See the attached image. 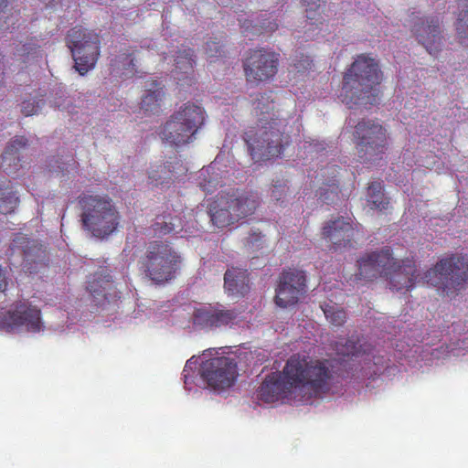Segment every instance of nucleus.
<instances>
[{"mask_svg": "<svg viewBox=\"0 0 468 468\" xmlns=\"http://www.w3.org/2000/svg\"><path fill=\"white\" fill-rule=\"evenodd\" d=\"M333 374L328 360L312 359L296 353L290 356L282 371L266 375L256 391V399L273 403L291 397L297 389L319 396L329 390Z\"/></svg>", "mask_w": 468, "mask_h": 468, "instance_id": "1", "label": "nucleus"}, {"mask_svg": "<svg viewBox=\"0 0 468 468\" xmlns=\"http://www.w3.org/2000/svg\"><path fill=\"white\" fill-rule=\"evenodd\" d=\"M258 122L244 133V141L254 162L279 157L289 144L286 122L274 113V102L265 94L253 102Z\"/></svg>", "mask_w": 468, "mask_h": 468, "instance_id": "2", "label": "nucleus"}, {"mask_svg": "<svg viewBox=\"0 0 468 468\" xmlns=\"http://www.w3.org/2000/svg\"><path fill=\"white\" fill-rule=\"evenodd\" d=\"M381 81L378 62L367 54L357 55L343 75L340 100L349 108L378 103Z\"/></svg>", "mask_w": 468, "mask_h": 468, "instance_id": "3", "label": "nucleus"}, {"mask_svg": "<svg viewBox=\"0 0 468 468\" xmlns=\"http://www.w3.org/2000/svg\"><path fill=\"white\" fill-rule=\"evenodd\" d=\"M183 258L169 241H148L138 260V269L149 281L164 284L172 281Z\"/></svg>", "mask_w": 468, "mask_h": 468, "instance_id": "4", "label": "nucleus"}, {"mask_svg": "<svg viewBox=\"0 0 468 468\" xmlns=\"http://www.w3.org/2000/svg\"><path fill=\"white\" fill-rule=\"evenodd\" d=\"M207 114L204 108L194 102H185L175 111L159 130L162 142L179 147L197 139L205 125Z\"/></svg>", "mask_w": 468, "mask_h": 468, "instance_id": "5", "label": "nucleus"}, {"mask_svg": "<svg viewBox=\"0 0 468 468\" xmlns=\"http://www.w3.org/2000/svg\"><path fill=\"white\" fill-rule=\"evenodd\" d=\"M79 205L83 229L93 237L106 239L119 227L120 214L111 197L83 193L79 197Z\"/></svg>", "mask_w": 468, "mask_h": 468, "instance_id": "6", "label": "nucleus"}, {"mask_svg": "<svg viewBox=\"0 0 468 468\" xmlns=\"http://www.w3.org/2000/svg\"><path fill=\"white\" fill-rule=\"evenodd\" d=\"M260 197L253 192H220L207 206L210 221L218 228H229L254 214Z\"/></svg>", "mask_w": 468, "mask_h": 468, "instance_id": "7", "label": "nucleus"}, {"mask_svg": "<svg viewBox=\"0 0 468 468\" xmlns=\"http://www.w3.org/2000/svg\"><path fill=\"white\" fill-rule=\"evenodd\" d=\"M423 282L437 287L442 296L455 297L468 282V258L452 254L424 272Z\"/></svg>", "mask_w": 468, "mask_h": 468, "instance_id": "8", "label": "nucleus"}, {"mask_svg": "<svg viewBox=\"0 0 468 468\" xmlns=\"http://www.w3.org/2000/svg\"><path fill=\"white\" fill-rule=\"evenodd\" d=\"M358 160L372 164L383 158L388 150V133L382 124L372 119H362L353 132Z\"/></svg>", "mask_w": 468, "mask_h": 468, "instance_id": "9", "label": "nucleus"}, {"mask_svg": "<svg viewBox=\"0 0 468 468\" xmlns=\"http://www.w3.org/2000/svg\"><path fill=\"white\" fill-rule=\"evenodd\" d=\"M66 44L69 48L74 60V68L80 75L92 69L100 57V35L81 26L69 29L66 36Z\"/></svg>", "mask_w": 468, "mask_h": 468, "instance_id": "10", "label": "nucleus"}, {"mask_svg": "<svg viewBox=\"0 0 468 468\" xmlns=\"http://www.w3.org/2000/svg\"><path fill=\"white\" fill-rule=\"evenodd\" d=\"M280 54L264 48L250 49L243 60V70L249 84L259 86L271 80L278 73Z\"/></svg>", "mask_w": 468, "mask_h": 468, "instance_id": "11", "label": "nucleus"}, {"mask_svg": "<svg viewBox=\"0 0 468 468\" xmlns=\"http://www.w3.org/2000/svg\"><path fill=\"white\" fill-rule=\"evenodd\" d=\"M12 252L22 256L23 271L34 274L45 270L49 263L46 246L39 240L16 234L10 246Z\"/></svg>", "mask_w": 468, "mask_h": 468, "instance_id": "12", "label": "nucleus"}, {"mask_svg": "<svg viewBox=\"0 0 468 468\" xmlns=\"http://www.w3.org/2000/svg\"><path fill=\"white\" fill-rule=\"evenodd\" d=\"M400 262L394 257L392 249L385 246L379 250L370 251L358 258L357 277L360 280L372 281L385 277Z\"/></svg>", "mask_w": 468, "mask_h": 468, "instance_id": "13", "label": "nucleus"}, {"mask_svg": "<svg viewBox=\"0 0 468 468\" xmlns=\"http://www.w3.org/2000/svg\"><path fill=\"white\" fill-rule=\"evenodd\" d=\"M306 287L304 271L285 269L279 275L275 289V303L281 308L296 304L306 293Z\"/></svg>", "mask_w": 468, "mask_h": 468, "instance_id": "14", "label": "nucleus"}, {"mask_svg": "<svg viewBox=\"0 0 468 468\" xmlns=\"http://www.w3.org/2000/svg\"><path fill=\"white\" fill-rule=\"evenodd\" d=\"M201 377L210 388L226 389L236 380L237 365L228 356H217L202 362Z\"/></svg>", "mask_w": 468, "mask_h": 468, "instance_id": "15", "label": "nucleus"}, {"mask_svg": "<svg viewBox=\"0 0 468 468\" xmlns=\"http://www.w3.org/2000/svg\"><path fill=\"white\" fill-rule=\"evenodd\" d=\"M410 30L416 40L431 55H437L442 46L441 19L438 16H410Z\"/></svg>", "mask_w": 468, "mask_h": 468, "instance_id": "16", "label": "nucleus"}, {"mask_svg": "<svg viewBox=\"0 0 468 468\" xmlns=\"http://www.w3.org/2000/svg\"><path fill=\"white\" fill-rule=\"evenodd\" d=\"M0 326L8 331L24 326L28 332H39L42 328L40 310L26 301L20 302L13 310L0 314Z\"/></svg>", "mask_w": 468, "mask_h": 468, "instance_id": "17", "label": "nucleus"}, {"mask_svg": "<svg viewBox=\"0 0 468 468\" xmlns=\"http://www.w3.org/2000/svg\"><path fill=\"white\" fill-rule=\"evenodd\" d=\"M322 237L337 250L353 247L355 227L350 218L337 217L326 221L322 228Z\"/></svg>", "mask_w": 468, "mask_h": 468, "instance_id": "18", "label": "nucleus"}, {"mask_svg": "<svg viewBox=\"0 0 468 468\" xmlns=\"http://www.w3.org/2000/svg\"><path fill=\"white\" fill-rule=\"evenodd\" d=\"M238 314L234 310L227 309L222 305L202 306L194 311L193 324L202 328H217L228 326L234 322Z\"/></svg>", "mask_w": 468, "mask_h": 468, "instance_id": "19", "label": "nucleus"}, {"mask_svg": "<svg viewBox=\"0 0 468 468\" xmlns=\"http://www.w3.org/2000/svg\"><path fill=\"white\" fill-rule=\"evenodd\" d=\"M418 276L415 257L408 256L401 259L398 266L385 278L389 282V289L400 292L412 289Z\"/></svg>", "mask_w": 468, "mask_h": 468, "instance_id": "20", "label": "nucleus"}, {"mask_svg": "<svg viewBox=\"0 0 468 468\" xmlns=\"http://www.w3.org/2000/svg\"><path fill=\"white\" fill-rule=\"evenodd\" d=\"M27 145L24 136H15L7 144L4 154L0 156V169L7 175L17 174L22 167L20 152Z\"/></svg>", "mask_w": 468, "mask_h": 468, "instance_id": "21", "label": "nucleus"}, {"mask_svg": "<svg viewBox=\"0 0 468 468\" xmlns=\"http://www.w3.org/2000/svg\"><path fill=\"white\" fill-rule=\"evenodd\" d=\"M171 159L165 164L154 165L150 168L148 172L150 183L156 186L169 183L173 179L175 173L185 172L186 169L178 158L175 156L171 157Z\"/></svg>", "mask_w": 468, "mask_h": 468, "instance_id": "22", "label": "nucleus"}, {"mask_svg": "<svg viewBox=\"0 0 468 468\" xmlns=\"http://www.w3.org/2000/svg\"><path fill=\"white\" fill-rule=\"evenodd\" d=\"M194 64L193 49L187 46H182L175 56L174 78L178 81L185 80L191 81L190 75L193 74Z\"/></svg>", "mask_w": 468, "mask_h": 468, "instance_id": "23", "label": "nucleus"}, {"mask_svg": "<svg viewBox=\"0 0 468 468\" xmlns=\"http://www.w3.org/2000/svg\"><path fill=\"white\" fill-rule=\"evenodd\" d=\"M146 93L143 96L141 109L145 113L158 114L161 111V101L164 97L163 88L155 80H147L145 82Z\"/></svg>", "mask_w": 468, "mask_h": 468, "instance_id": "24", "label": "nucleus"}, {"mask_svg": "<svg viewBox=\"0 0 468 468\" xmlns=\"http://www.w3.org/2000/svg\"><path fill=\"white\" fill-rule=\"evenodd\" d=\"M225 290L231 295L243 296L249 291V273L246 269L232 268L225 271Z\"/></svg>", "mask_w": 468, "mask_h": 468, "instance_id": "25", "label": "nucleus"}, {"mask_svg": "<svg viewBox=\"0 0 468 468\" xmlns=\"http://www.w3.org/2000/svg\"><path fill=\"white\" fill-rule=\"evenodd\" d=\"M112 279L107 270L101 269L96 271L91 279L88 281L87 290L95 298L107 299L109 291L112 287Z\"/></svg>", "mask_w": 468, "mask_h": 468, "instance_id": "26", "label": "nucleus"}, {"mask_svg": "<svg viewBox=\"0 0 468 468\" xmlns=\"http://www.w3.org/2000/svg\"><path fill=\"white\" fill-rule=\"evenodd\" d=\"M373 347L367 341L360 340L354 337L347 339L344 344L336 345L337 354L346 356H369L372 353Z\"/></svg>", "mask_w": 468, "mask_h": 468, "instance_id": "27", "label": "nucleus"}, {"mask_svg": "<svg viewBox=\"0 0 468 468\" xmlns=\"http://www.w3.org/2000/svg\"><path fill=\"white\" fill-rule=\"evenodd\" d=\"M366 199L371 209L380 212L388 207V199L385 197L382 182L373 181L367 188Z\"/></svg>", "mask_w": 468, "mask_h": 468, "instance_id": "28", "label": "nucleus"}, {"mask_svg": "<svg viewBox=\"0 0 468 468\" xmlns=\"http://www.w3.org/2000/svg\"><path fill=\"white\" fill-rule=\"evenodd\" d=\"M14 56L23 63L37 61L42 58L41 46L37 44V39L33 37L26 43L17 46L16 50L14 52Z\"/></svg>", "mask_w": 468, "mask_h": 468, "instance_id": "29", "label": "nucleus"}, {"mask_svg": "<svg viewBox=\"0 0 468 468\" xmlns=\"http://www.w3.org/2000/svg\"><path fill=\"white\" fill-rule=\"evenodd\" d=\"M20 199L17 192L12 189V186L6 185L0 186V212L8 215L14 212L19 205Z\"/></svg>", "mask_w": 468, "mask_h": 468, "instance_id": "30", "label": "nucleus"}, {"mask_svg": "<svg viewBox=\"0 0 468 468\" xmlns=\"http://www.w3.org/2000/svg\"><path fill=\"white\" fill-rule=\"evenodd\" d=\"M459 6L462 10L455 24L457 37L461 46L468 47V0H461Z\"/></svg>", "mask_w": 468, "mask_h": 468, "instance_id": "31", "label": "nucleus"}, {"mask_svg": "<svg viewBox=\"0 0 468 468\" xmlns=\"http://www.w3.org/2000/svg\"><path fill=\"white\" fill-rule=\"evenodd\" d=\"M337 170L333 169V179L324 184V186L320 187L319 199L324 203L329 205L335 203L339 198V186L335 179Z\"/></svg>", "mask_w": 468, "mask_h": 468, "instance_id": "32", "label": "nucleus"}, {"mask_svg": "<svg viewBox=\"0 0 468 468\" xmlns=\"http://www.w3.org/2000/svg\"><path fill=\"white\" fill-rule=\"evenodd\" d=\"M241 27L244 29V32H247L249 31L250 28H251L252 34L260 35L264 32H275L278 29L279 26L276 20L271 18H264L262 19L260 26H252L250 21L245 20Z\"/></svg>", "mask_w": 468, "mask_h": 468, "instance_id": "33", "label": "nucleus"}, {"mask_svg": "<svg viewBox=\"0 0 468 468\" xmlns=\"http://www.w3.org/2000/svg\"><path fill=\"white\" fill-rule=\"evenodd\" d=\"M326 320L335 326H342L346 322V313L335 305L325 304L322 307Z\"/></svg>", "mask_w": 468, "mask_h": 468, "instance_id": "34", "label": "nucleus"}, {"mask_svg": "<svg viewBox=\"0 0 468 468\" xmlns=\"http://www.w3.org/2000/svg\"><path fill=\"white\" fill-rule=\"evenodd\" d=\"M135 49H132L131 48L123 49L121 53H119L114 58L115 65L118 69H122L124 70L134 71V68L136 64L134 63V53Z\"/></svg>", "mask_w": 468, "mask_h": 468, "instance_id": "35", "label": "nucleus"}, {"mask_svg": "<svg viewBox=\"0 0 468 468\" xmlns=\"http://www.w3.org/2000/svg\"><path fill=\"white\" fill-rule=\"evenodd\" d=\"M264 235L259 229H252L246 238L245 246L252 250H260L263 247Z\"/></svg>", "mask_w": 468, "mask_h": 468, "instance_id": "36", "label": "nucleus"}, {"mask_svg": "<svg viewBox=\"0 0 468 468\" xmlns=\"http://www.w3.org/2000/svg\"><path fill=\"white\" fill-rule=\"evenodd\" d=\"M43 100H27L22 102L21 112L24 116H33L38 113L42 105Z\"/></svg>", "mask_w": 468, "mask_h": 468, "instance_id": "37", "label": "nucleus"}, {"mask_svg": "<svg viewBox=\"0 0 468 468\" xmlns=\"http://www.w3.org/2000/svg\"><path fill=\"white\" fill-rule=\"evenodd\" d=\"M152 229L155 235H167L175 229V227L171 220H165V217H163L162 218H157L152 225Z\"/></svg>", "mask_w": 468, "mask_h": 468, "instance_id": "38", "label": "nucleus"}, {"mask_svg": "<svg viewBox=\"0 0 468 468\" xmlns=\"http://www.w3.org/2000/svg\"><path fill=\"white\" fill-rule=\"evenodd\" d=\"M206 53L208 58H220L223 54V48L219 41L210 40L206 43Z\"/></svg>", "mask_w": 468, "mask_h": 468, "instance_id": "39", "label": "nucleus"}, {"mask_svg": "<svg viewBox=\"0 0 468 468\" xmlns=\"http://www.w3.org/2000/svg\"><path fill=\"white\" fill-rule=\"evenodd\" d=\"M7 0H0V29H8L6 11Z\"/></svg>", "mask_w": 468, "mask_h": 468, "instance_id": "40", "label": "nucleus"}, {"mask_svg": "<svg viewBox=\"0 0 468 468\" xmlns=\"http://www.w3.org/2000/svg\"><path fill=\"white\" fill-rule=\"evenodd\" d=\"M319 9V4H313L308 9H306V18L311 21V25L315 24V22H313V20L317 21L319 19L317 17V16H320Z\"/></svg>", "mask_w": 468, "mask_h": 468, "instance_id": "41", "label": "nucleus"}, {"mask_svg": "<svg viewBox=\"0 0 468 468\" xmlns=\"http://www.w3.org/2000/svg\"><path fill=\"white\" fill-rule=\"evenodd\" d=\"M271 193L273 199L281 200L282 196L286 193V185H274Z\"/></svg>", "mask_w": 468, "mask_h": 468, "instance_id": "42", "label": "nucleus"}, {"mask_svg": "<svg viewBox=\"0 0 468 468\" xmlns=\"http://www.w3.org/2000/svg\"><path fill=\"white\" fill-rule=\"evenodd\" d=\"M6 286H7V281H6L5 272L3 269H1V266H0V292H5L6 289Z\"/></svg>", "mask_w": 468, "mask_h": 468, "instance_id": "43", "label": "nucleus"}, {"mask_svg": "<svg viewBox=\"0 0 468 468\" xmlns=\"http://www.w3.org/2000/svg\"><path fill=\"white\" fill-rule=\"evenodd\" d=\"M4 56L0 53V89L5 85V69H4Z\"/></svg>", "mask_w": 468, "mask_h": 468, "instance_id": "44", "label": "nucleus"}, {"mask_svg": "<svg viewBox=\"0 0 468 468\" xmlns=\"http://www.w3.org/2000/svg\"><path fill=\"white\" fill-rule=\"evenodd\" d=\"M200 187L207 194H211L214 192L215 188L217 187V185L216 184L212 185L211 181H208L207 185L200 183Z\"/></svg>", "mask_w": 468, "mask_h": 468, "instance_id": "45", "label": "nucleus"}, {"mask_svg": "<svg viewBox=\"0 0 468 468\" xmlns=\"http://www.w3.org/2000/svg\"><path fill=\"white\" fill-rule=\"evenodd\" d=\"M40 2H42L43 4H45L46 5H49L53 3H55L57 0H39Z\"/></svg>", "mask_w": 468, "mask_h": 468, "instance_id": "46", "label": "nucleus"}, {"mask_svg": "<svg viewBox=\"0 0 468 468\" xmlns=\"http://www.w3.org/2000/svg\"><path fill=\"white\" fill-rule=\"evenodd\" d=\"M305 62L306 65H303V67L307 69L308 67H310L312 61L308 58H306Z\"/></svg>", "mask_w": 468, "mask_h": 468, "instance_id": "47", "label": "nucleus"}, {"mask_svg": "<svg viewBox=\"0 0 468 468\" xmlns=\"http://www.w3.org/2000/svg\"><path fill=\"white\" fill-rule=\"evenodd\" d=\"M189 364H190V360H188V361L186 362V367H185V369H184V372H186V369H187V367H189Z\"/></svg>", "mask_w": 468, "mask_h": 468, "instance_id": "48", "label": "nucleus"}]
</instances>
